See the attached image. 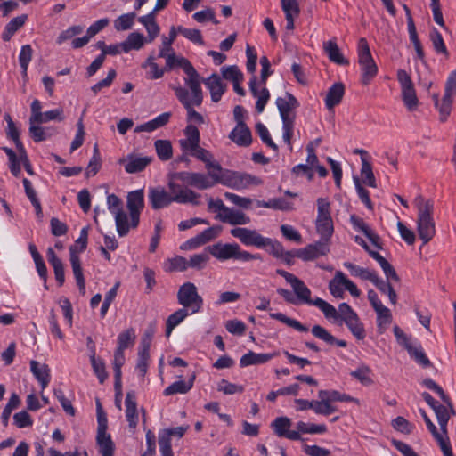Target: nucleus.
<instances>
[{"label": "nucleus", "mask_w": 456, "mask_h": 456, "mask_svg": "<svg viewBox=\"0 0 456 456\" xmlns=\"http://www.w3.org/2000/svg\"><path fill=\"white\" fill-rule=\"evenodd\" d=\"M371 257L379 264L380 267L382 268L386 275L387 281H400V278L393 265L387 259H385L379 253H372Z\"/></svg>", "instance_id": "34"}, {"label": "nucleus", "mask_w": 456, "mask_h": 456, "mask_svg": "<svg viewBox=\"0 0 456 456\" xmlns=\"http://www.w3.org/2000/svg\"><path fill=\"white\" fill-rule=\"evenodd\" d=\"M28 20L27 14H21L11 20L4 28V32L2 33V39L4 42L9 41L12 37L24 26L26 20Z\"/></svg>", "instance_id": "30"}, {"label": "nucleus", "mask_w": 456, "mask_h": 456, "mask_svg": "<svg viewBox=\"0 0 456 456\" xmlns=\"http://www.w3.org/2000/svg\"><path fill=\"white\" fill-rule=\"evenodd\" d=\"M275 103L282 123L295 122L299 102L291 93L285 92L282 96L277 97Z\"/></svg>", "instance_id": "7"}, {"label": "nucleus", "mask_w": 456, "mask_h": 456, "mask_svg": "<svg viewBox=\"0 0 456 456\" xmlns=\"http://www.w3.org/2000/svg\"><path fill=\"white\" fill-rule=\"evenodd\" d=\"M126 206L131 218V227L136 228L140 222V214L144 208L143 190H136L127 194Z\"/></svg>", "instance_id": "9"}, {"label": "nucleus", "mask_w": 456, "mask_h": 456, "mask_svg": "<svg viewBox=\"0 0 456 456\" xmlns=\"http://www.w3.org/2000/svg\"><path fill=\"white\" fill-rule=\"evenodd\" d=\"M276 273L282 276L286 281L291 285L298 301L308 305L313 304L314 299L311 298V290L304 283L303 281L298 279L294 274L282 269H277Z\"/></svg>", "instance_id": "8"}, {"label": "nucleus", "mask_w": 456, "mask_h": 456, "mask_svg": "<svg viewBox=\"0 0 456 456\" xmlns=\"http://www.w3.org/2000/svg\"><path fill=\"white\" fill-rule=\"evenodd\" d=\"M371 370L367 365H362L355 370L351 371V376L359 380L364 386H370L373 383L370 377Z\"/></svg>", "instance_id": "53"}, {"label": "nucleus", "mask_w": 456, "mask_h": 456, "mask_svg": "<svg viewBox=\"0 0 456 456\" xmlns=\"http://www.w3.org/2000/svg\"><path fill=\"white\" fill-rule=\"evenodd\" d=\"M159 445L162 456H174L171 436L164 429L159 434Z\"/></svg>", "instance_id": "61"}, {"label": "nucleus", "mask_w": 456, "mask_h": 456, "mask_svg": "<svg viewBox=\"0 0 456 456\" xmlns=\"http://www.w3.org/2000/svg\"><path fill=\"white\" fill-rule=\"evenodd\" d=\"M291 425L292 422L288 417H278L271 423V428L276 436L283 437Z\"/></svg>", "instance_id": "49"}, {"label": "nucleus", "mask_w": 456, "mask_h": 456, "mask_svg": "<svg viewBox=\"0 0 456 456\" xmlns=\"http://www.w3.org/2000/svg\"><path fill=\"white\" fill-rule=\"evenodd\" d=\"M323 50L327 53L330 61L341 66H346L349 64L348 60L346 59L340 52L336 41L330 40L323 42Z\"/></svg>", "instance_id": "23"}, {"label": "nucleus", "mask_w": 456, "mask_h": 456, "mask_svg": "<svg viewBox=\"0 0 456 456\" xmlns=\"http://www.w3.org/2000/svg\"><path fill=\"white\" fill-rule=\"evenodd\" d=\"M96 444L102 456H114L115 444L110 434H97Z\"/></svg>", "instance_id": "32"}, {"label": "nucleus", "mask_w": 456, "mask_h": 456, "mask_svg": "<svg viewBox=\"0 0 456 456\" xmlns=\"http://www.w3.org/2000/svg\"><path fill=\"white\" fill-rule=\"evenodd\" d=\"M29 134L36 142L45 141L50 138L55 130L39 126L37 123H29Z\"/></svg>", "instance_id": "37"}, {"label": "nucleus", "mask_w": 456, "mask_h": 456, "mask_svg": "<svg viewBox=\"0 0 456 456\" xmlns=\"http://www.w3.org/2000/svg\"><path fill=\"white\" fill-rule=\"evenodd\" d=\"M156 152L162 161L169 160L173 156L172 144L167 140H157L154 143Z\"/></svg>", "instance_id": "45"}, {"label": "nucleus", "mask_w": 456, "mask_h": 456, "mask_svg": "<svg viewBox=\"0 0 456 456\" xmlns=\"http://www.w3.org/2000/svg\"><path fill=\"white\" fill-rule=\"evenodd\" d=\"M418 208L417 231L423 244L428 243L436 234L435 221L433 219L434 203L432 200H425L419 195L415 199Z\"/></svg>", "instance_id": "2"}, {"label": "nucleus", "mask_w": 456, "mask_h": 456, "mask_svg": "<svg viewBox=\"0 0 456 456\" xmlns=\"http://www.w3.org/2000/svg\"><path fill=\"white\" fill-rule=\"evenodd\" d=\"M221 72L224 79L232 81V83L243 80V74L236 65L224 66Z\"/></svg>", "instance_id": "62"}, {"label": "nucleus", "mask_w": 456, "mask_h": 456, "mask_svg": "<svg viewBox=\"0 0 456 456\" xmlns=\"http://www.w3.org/2000/svg\"><path fill=\"white\" fill-rule=\"evenodd\" d=\"M144 37L138 32H133L122 42L123 52L128 53L131 50H139L143 46Z\"/></svg>", "instance_id": "36"}, {"label": "nucleus", "mask_w": 456, "mask_h": 456, "mask_svg": "<svg viewBox=\"0 0 456 456\" xmlns=\"http://www.w3.org/2000/svg\"><path fill=\"white\" fill-rule=\"evenodd\" d=\"M30 370L35 378L45 389L50 382V369L46 364H40L38 362L32 360L30 362Z\"/></svg>", "instance_id": "25"}, {"label": "nucleus", "mask_w": 456, "mask_h": 456, "mask_svg": "<svg viewBox=\"0 0 456 456\" xmlns=\"http://www.w3.org/2000/svg\"><path fill=\"white\" fill-rule=\"evenodd\" d=\"M126 418L131 428H134L138 422L137 403L134 391H128L125 400Z\"/></svg>", "instance_id": "21"}, {"label": "nucleus", "mask_w": 456, "mask_h": 456, "mask_svg": "<svg viewBox=\"0 0 456 456\" xmlns=\"http://www.w3.org/2000/svg\"><path fill=\"white\" fill-rule=\"evenodd\" d=\"M329 242L321 239L315 243L309 244L304 248L297 249V258L304 261L314 260L320 256H326L330 252Z\"/></svg>", "instance_id": "12"}, {"label": "nucleus", "mask_w": 456, "mask_h": 456, "mask_svg": "<svg viewBox=\"0 0 456 456\" xmlns=\"http://www.w3.org/2000/svg\"><path fill=\"white\" fill-rule=\"evenodd\" d=\"M168 193L163 187H151L148 191V199L153 209H160L169 206L172 202L180 204L191 203L194 206L200 205V194L180 184L168 181Z\"/></svg>", "instance_id": "1"}, {"label": "nucleus", "mask_w": 456, "mask_h": 456, "mask_svg": "<svg viewBox=\"0 0 456 456\" xmlns=\"http://www.w3.org/2000/svg\"><path fill=\"white\" fill-rule=\"evenodd\" d=\"M264 248H267L269 254L276 258L281 257L284 255V248L278 240H273L271 238L265 237Z\"/></svg>", "instance_id": "63"}, {"label": "nucleus", "mask_w": 456, "mask_h": 456, "mask_svg": "<svg viewBox=\"0 0 456 456\" xmlns=\"http://www.w3.org/2000/svg\"><path fill=\"white\" fill-rule=\"evenodd\" d=\"M125 363L124 350L116 349L114 353L113 369H114V387L117 394L121 393V367Z\"/></svg>", "instance_id": "28"}, {"label": "nucleus", "mask_w": 456, "mask_h": 456, "mask_svg": "<svg viewBox=\"0 0 456 456\" xmlns=\"http://www.w3.org/2000/svg\"><path fill=\"white\" fill-rule=\"evenodd\" d=\"M397 80L402 89V99L405 107L412 111L417 109L419 100L410 75L404 69L397 70Z\"/></svg>", "instance_id": "6"}, {"label": "nucleus", "mask_w": 456, "mask_h": 456, "mask_svg": "<svg viewBox=\"0 0 456 456\" xmlns=\"http://www.w3.org/2000/svg\"><path fill=\"white\" fill-rule=\"evenodd\" d=\"M229 138L239 146L247 147L252 142L250 129L245 123H239L230 133Z\"/></svg>", "instance_id": "19"}, {"label": "nucleus", "mask_w": 456, "mask_h": 456, "mask_svg": "<svg viewBox=\"0 0 456 456\" xmlns=\"http://www.w3.org/2000/svg\"><path fill=\"white\" fill-rule=\"evenodd\" d=\"M361 160H362L361 175L363 178V183H366L370 187L376 188L377 187L376 179H375L370 163L365 158H361Z\"/></svg>", "instance_id": "51"}, {"label": "nucleus", "mask_w": 456, "mask_h": 456, "mask_svg": "<svg viewBox=\"0 0 456 456\" xmlns=\"http://www.w3.org/2000/svg\"><path fill=\"white\" fill-rule=\"evenodd\" d=\"M430 40L432 42L435 51L437 53H443L446 57L449 56V53L444 42L443 37L436 28H433L430 32Z\"/></svg>", "instance_id": "54"}, {"label": "nucleus", "mask_w": 456, "mask_h": 456, "mask_svg": "<svg viewBox=\"0 0 456 456\" xmlns=\"http://www.w3.org/2000/svg\"><path fill=\"white\" fill-rule=\"evenodd\" d=\"M358 62L361 66L362 85H369L378 74V66L376 65L368 42L364 37L360 38L358 42Z\"/></svg>", "instance_id": "4"}, {"label": "nucleus", "mask_w": 456, "mask_h": 456, "mask_svg": "<svg viewBox=\"0 0 456 456\" xmlns=\"http://www.w3.org/2000/svg\"><path fill=\"white\" fill-rule=\"evenodd\" d=\"M345 94V86L341 82L332 85L327 93L325 98V105L328 110H332L335 106L338 105Z\"/></svg>", "instance_id": "22"}, {"label": "nucleus", "mask_w": 456, "mask_h": 456, "mask_svg": "<svg viewBox=\"0 0 456 456\" xmlns=\"http://www.w3.org/2000/svg\"><path fill=\"white\" fill-rule=\"evenodd\" d=\"M231 234L238 239L243 245L248 247L264 248L265 237L256 230L244 227H235L231 230Z\"/></svg>", "instance_id": "10"}, {"label": "nucleus", "mask_w": 456, "mask_h": 456, "mask_svg": "<svg viewBox=\"0 0 456 456\" xmlns=\"http://www.w3.org/2000/svg\"><path fill=\"white\" fill-rule=\"evenodd\" d=\"M407 352L409 355L423 368H428L431 366V362L420 345L417 346H413L412 345L411 346H407Z\"/></svg>", "instance_id": "43"}, {"label": "nucleus", "mask_w": 456, "mask_h": 456, "mask_svg": "<svg viewBox=\"0 0 456 456\" xmlns=\"http://www.w3.org/2000/svg\"><path fill=\"white\" fill-rule=\"evenodd\" d=\"M269 315L272 319L278 320L282 323L288 325L289 327H291L300 332L308 331V328L306 326L303 325L301 322L295 319L286 316L282 313H271Z\"/></svg>", "instance_id": "47"}, {"label": "nucleus", "mask_w": 456, "mask_h": 456, "mask_svg": "<svg viewBox=\"0 0 456 456\" xmlns=\"http://www.w3.org/2000/svg\"><path fill=\"white\" fill-rule=\"evenodd\" d=\"M136 14L134 12H129L122 14L118 17L114 21V28L118 31L128 30L134 25V20Z\"/></svg>", "instance_id": "55"}, {"label": "nucleus", "mask_w": 456, "mask_h": 456, "mask_svg": "<svg viewBox=\"0 0 456 456\" xmlns=\"http://www.w3.org/2000/svg\"><path fill=\"white\" fill-rule=\"evenodd\" d=\"M344 281L345 274L341 271H337L335 276L329 282V289L330 294L337 298H343L344 297Z\"/></svg>", "instance_id": "35"}, {"label": "nucleus", "mask_w": 456, "mask_h": 456, "mask_svg": "<svg viewBox=\"0 0 456 456\" xmlns=\"http://www.w3.org/2000/svg\"><path fill=\"white\" fill-rule=\"evenodd\" d=\"M208 252L219 261H226L229 259L248 262L252 260H259L261 256L259 254H251L248 251L242 250L237 243H216L208 247Z\"/></svg>", "instance_id": "3"}, {"label": "nucleus", "mask_w": 456, "mask_h": 456, "mask_svg": "<svg viewBox=\"0 0 456 456\" xmlns=\"http://www.w3.org/2000/svg\"><path fill=\"white\" fill-rule=\"evenodd\" d=\"M187 77L184 78L185 85L190 88L191 92V98L195 106H200L203 101V93L200 86L201 77L197 70L194 69H189L186 70Z\"/></svg>", "instance_id": "14"}, {"label": "nucleus", "mask_w": 456, "mask_h": 456, "mask_svg": "<svg viewBox=\"0 0 456 456\" xmlns=\"http://www.w3.org/2000/svg\"><path fill=\"white\" fill-rule=\"evenodd\" d=\"M206 168L208 171L209 179L215 183V185L216 183L226 185L230 170L224 169L218 162L213 160L206 165Z\"/></svg>", "instance_id": "24"}, {"label": "nucleus", "mask_w": 456, "mask_h": 456, "mask_svg": "<svg viewBox=\"0 0 456 456\" xmlns=\"http://www.w3.org/2000/svg\"><path fill=\"white\" fill-rule=\"evenodd\" d=\"M177 302L191 314L199 313L203 306V298L199 295L194 283L187 281L180 286L177 291Z\"/></svg>", "instance_id": "5"}, {"label": "nucleus", "mask_w": 456, "mask_h": 456, "mask_svg": "<svg viewBox=\"0 0 456 456\" xmlns=\"http://www.w3.org/2000/svg\"><path fill=\"white\" fill-rule=\"evenodd\" d=\"M296 403L299 405L300 411L312 409L316 414L324 415L323 407L321 399L318 401H309L306 399H296Z\"/></svg>", "instance_id": "57"}, {"label": "nucleus", "mask_w": 456, "mask_h": 456, "mask_svg": "<svg viewBox=\"0 0 456 456\" xmlns=\"http://www.w3.org/2000/svg\"><path fill=\"white\" fill-rule=\"evenodd\" d=\"M168 266L166 267L167 272H184L188 269V260L181 256L167 260Z\"/></svg>", "instance_id": "64"}, {"label": "nucleus", "mask_w": 456, "mask_h": 456, "mask_svg": "<svg viewBox=\"0 0 456 456\" xmlns=\"http://www.w3.org/2000/svg\"><path fill=\"white\" fill-rule=\"evenodd\" d=\"M297 429L301 431L302 434H322L327 431V427L324 424H314L299 421L297 423Z\"/></svg>", "instance_id": "58"}, {"label": "nucleus", "mask_w": 456, "mask_h": 456, "mask_svg": "<svg viewBox=\"0 0 456 456\" xmlns=\"http://www.w3.org/2000/svg\"><path fill=\"white\" fill-rule=\"evenodd\" d=\"M312 305L317 306L323 313L324 316L327 319H333L335 321L338 320V315L339 314V313H337V309L325 300L320 297H316L315 299H314Z\"/></svg>", "instance_id": "50"}, {"label": "nucleus", "mask_w": 456, "mask_h": 456, "mask_svg": "<svg viewBox=\"0 0 456 456\" xmlns=\"http://www.w3.org/2000/svg\"><path fill=\"white\" fill-rule=\"evenodd\" d=\"M452 97L453 96H450L449 94H444L442 99V102L440 103L438 95L436 94L433 96L434 101H435V105L439 110L440 120L442 122H444L451 113L452 104Z\"/></svg>", "instance_id": "38"}, {"label": "nucleus", "mask_w": 456, "mask_h": 456, "mask_svg": "<svg viewBox=\"0 0 456 456\" xmlns=\"http://www.w3.org/2000/svg\"><path fill=\"white\" fill-rule=\"evenodd\" d=\"M114 216L118 235L120 237L126 236L129 232L128 216L124 210L118 211Z\"/></svg>", "instance_id": "56"}, {"label": "nucleus", "mask_w": 456, "mask_h": 456, "mask_svg": "<svg viewBox=\"0 0 456 456\" xmlns=\"http://www.w3.org/2000/svg\"><path fill=\"white\" fill-rule=\"evenodd\" d=\"M33 50L30 45H25L21 46L20 55H19V62L20 68L22 69V78L24 81L28 79V64L32 59Z\"/></svg>", "instance_id": "41"}, {"label": "nucleus", "mask_w": 456, "mask_h": 456, "mask_svg": "<svg viewBox=\"0 0 456 456\" xmlns=\"http://www.w3.org/2000/svg\"><path fill=\"white\" fill-rule=\"evenodd\" d=\"M152 161L151 157H138L129 154L126 158L118 159V164L124 165L125 170L128 174L142 172Z\"/></svg>", "instance_id": "15"}, {"label": "nucleus", "mask_w": 456, "mask_h": 456, "mask_svg": "<svg viewBox=\"0 0 456 456\" xmlns=\"http://www.w3.org/2000/svg\"><path fill=\"white\" fill-rule=\"evenodd\" d=\"M261 183V179L255 175L230 170L225 186L235 190H242L249 187L250 185H259Z\"/></svg>", "instance_id": "13"}, {"label": "nucleus", "mask_w": 456, "mask_h": 456, "mask_svg": "<svg viewBox=\"0 0 456 456\" xmlns=\"http://www.w3.org/2000/svg\"><path fill=\"white\" fill-rule=\"evenodd\" d=\"M318 397L322 401L324 415L328 416L338 411V408L332 405V403L340 402L342 393L337 390H320L318 392Z\"/></svg>", "instance_id": "17"}, {"label": "nucleus", "mask_w": 456, "mask_h": 456, "mask_svg": "<svg viewBox=\"0 0 456 456\" xmlns=\"http://www.w3.org/2000/svg\"><path fill=\"white\" fill-rule=\"evenodd\" d=\"M20 404V399L19 395L15 393L12 394L7 404L5 405L3 412H2V423L4 427L8 426L9 419L12 414V411L14 409H17Z\"/></svg>", "instance_id": "48"}, {"label": "nucleus", "mask_w": 456, "mask_h": 456, "mask_svg": "<svg viewBox=\"0 0 456 456\" xmlns=\"http://www.w3.org/2000/svg\"><path fill=\"white\" fill-rule=\"evenodd\" d=\"M77 247L70 246L69 247V255H70V264L73 271L74 277L76 279V283L78 287L79 292L82 295L86 294V281L83 274V269L81 266V262L78 255H77Z\"/></svg>", "instance_id": "16"}, {"label": "nucleus", "mask_w": 456, "mask_h": 456, "mask_svg": "<svg viewBox=\"0 0 456 456\" xmlns=\"http://www.w3.org/2000/svg\"><path fill=\"white\" fill-rule=\"evenodd\" d=\"M195 374H191L188 381L178 380L165 388L163 394L167 396L175 394H186L193 387Z\"/></svg>", "instance_id": "29"}, {"label": "nucleus", "mask_w": 456, "mask_h": 456, "mask_svg": "<svg viewBox=\"0 0 456 456\" xmlns=\"http://www.w3.org/2000/svg\"><path fill=\"white\" fill-rule=\"evenodd\" d=\"M202 81L210 92L211 100L214 102H218L225 91V85L222 83L220 77L214 73Z\"/></svg>", "instance_id": "20"}, {"label": "nucleus", "mask_w": 456, "mask_h": 456, "mask_svg": "<svg viewBox=\"0 0 456 456\" xmlns=\"http://www.w3.org/2000/svg\"><path fill=\"white\" fill-rule=\"evenodd\" d=\"M135 340V334L133 329L121 332L118 337V349L125 350L133 346Z\"/></svg>", "instance_id": "59"}, {"label": "nucleus", "mask_w": 456, "mask_h": 456, "mask_svg": "<svg viewBox=\"0 0 456 456\" xmlns=\"http://www.w3.org/2000/svg\"><path fill=\"white\" fill-rule=\"evenodd\" d=\"M344 322L357 339L362 340L365 338V330L363 324L358 317V314H355L352 318L346 320Z\"/></svg>", "instance_id": "44"}, {"label": "nucleus", "mask_w": 456, "mask_h": 456, "mask_svg": "<svg viewBox=\"0 0 456 456\" xmlns=\"http://www.w3.org/2000/svg\"><path fill=\"white\" fill-rule=\"evenodd\" d=\"M187 140H182L180 144L183 149L190 147H196L200 143V132L199 129L193 125H188L184 130Z\"/></svg>", "instance_id": "39"}, {"label": "nucleus", "mask_w": 456, "mask_h": 456, "mask_svg": "<svg viewBox=\"0 0 456 456\" xmlns=\"http://www.w3.org/2000/svg\"><path fill=\"white\" fill-rule=\"evenodd\" d=\"M216 218L232 225H244L250 223V218L248 216L240 210L234 209H229L224 215L218 214Z\"/></svg>", "instance_id": "26"}, {"label": "nucleus", "mask_w": 456, "mask_h": 456, "mask_svg": "<svg viewBox=\"0 0 456 456\" xmlns=\"http://www.w3.org/2000/svg\"><path fill=\"white\" fill-rule=\"evenodd\" d=\"M277 354H256L253 351H249L245 354L240 360V367H247L249 365H256L265 363L273 359Z\"/></svg>", "instance_id": "27"}, {"label": "nucleus", "mask_w": 456, "mask_h": 456, "mask_svg": "<svg viewBox=\"0 0 456 456\" xmlns=\"http://www.w3.org/2000/svg\"><path fill=\"white\" fill-rule=\"evenodd\" d=\"M177 31L183 35L185 38L193 42L194 44H198L200 45H204V40L201 36V32L196 28H186L183 26L177 27Z\"/></svg>", "instance_id": "60"}, {"label": "nucleus", "mask_w": 456, "mask_h": 456, "mask_svg": "<svg viewBox=\"0 0 456 456\" xmlns=\"http://www.w3.org/2000/svg\"><path fill=\"white\" fill-rule=\"evenodd\" d=\"M344 266L350 271L351 274L355 277H359L362 280L370 281L372 282L377 273L370 271L369 269L355 265L350 262L344 263Z\"/></svg>", "instance_id": "40"}, {"label": "nucleus", "mask_w": 456, "mask_h": 456, "mask_svg": "<svg viewBox=\"0 0 456 456\" xmlns=\"http://www.w3.org/2000/svg\"><path fill=\"white\" fill-rule=\"evenodd\" d=\"M91 352H92V354L90 355V361H91L93 370H94L95 375L97 376L99 382L101 384H102L108 378V373L105 370V363L102 359L96 358L95 347H94V344L92 346Z\"/></svg>", "instance_id": "33"}, {"label": "nucleus", "mask_w": 456, "mask_h": 456, "mask_svg": "<svg viewBox=\"0 0 456 456\" xmlns=\"http://www.w3.org/2000/svg\"><path fill=\"white\" fill-rule=\"evenodd\" d=\"M173 89L175 96L187 110V120L198 124L204 123L203 116L193 109L195 104L193 101L190 99L189 91L182 86H174Z\"/></svg>", "instance_id": "11"}, {"label": "nucleus", "mask_w": 456, "mask_h": 456, "mask_svg": "<svg viewBox=\"0 0 456 456\" xmlns=\"http://www.w3.org/2000/svg\"><path fill=\"white\" fill-rule=\"evenodd\" d=\"M249 90L254 97L257 98L256 102V110L257 113H262L267 102L270 99L269 90L264 86L260 91L257 89V78L256 76L252 77L248 83Z\"/></svg>", "instance_id": "18"}, {"label": "nucleus", "mask_w": 456, "mask_h": 456, "mask_svg": "<svg viewBox=\"0 0 456 456\" xmlns=\"http://www.w3.org/2000/svg\"><path fill=\"white\" fill-rule=\"evenodd\" d=\"M191 312L185 308H180L168 316L166 322V336L169 337L173 330L179 325Z\"/></svg>", "instance_id": "31"}, {"label": "nucleus", "mask_w": 456, "mask_h": 456, "mask_svg": "<svg viewBox=\"0 0 456 456\" xmlns=\"http://www.w3.org/2000/svg\"><path fill=\"white\" fill-rule=\"evenodd\" d=\"M316 231L321 236V239L330 241L334 232L332 218L316 220Z\"/></svg>", "instance_id": "46"}, {"label": "nucleus", "mask_w": 456, "mask_h": 456, "mask_svg": "<svg viewBox=\"0 0 456 456\" xmlns=\"http://www.w3.org/2000/svg\"><path fill=\"white\" fill-rule=\"evenodd\" d=\"M376 314L378 332L379 334H383L387 330L388 325L392 322V314L387 306L376 311Z\"/></svg>", "instance_id": "42"}, {"label": "nucleus", "mask_w": 456, "mask_h": 456, "mask_svg": "<svg viewBox=\"0 0 456 456\" xmlns=\"http://www.w3.org/2000/svg\"><path fill=\"white\" fill-rule=\"evenodd\" d=\"M215 183H212L209 177L202 173L192 172L191 180V186L195 187L199 190H206L213 187Z\"/></svg>", "instance_id": "52"}]
</instances>
